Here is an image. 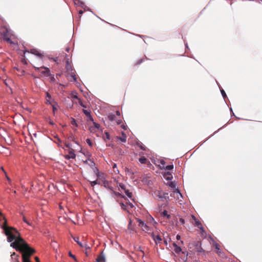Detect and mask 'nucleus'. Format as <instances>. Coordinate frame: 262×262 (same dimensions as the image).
I'll use <instances>...</instances> for the list:
<instances>
[{
	"instance_id": "f257e3e1",
	"label": "nucleus",
	"mask_w": 262,
	"mask_h": 262,
	"mask_svg": "<svg viewBox=\"0 0 262 262\" xmlns=\"http://www.w3.org/2000/svg\"><path fill=\"white\" fill-rule=\"evenodd\" d=\"M0 226L3 230V232L7 236V241L11 243L10 246L19 251L21 253L27 252L33 254L34 250L31 248L28 244L20 236L19 233L14 228L8 226L7 220L4 218L0 221Z\"/></svg>"
},
{
	"instance_id": "f03ea898",
	"label": "nucleus",
	"mask_w": 262,
	"mask_h": 262,
	"mask_svg": "<svg viewBox=\"0 0 262 262\" xmlns=\"http://www.w3.org/2000/svg\"><path fill=\"white\" fill-rule=\"evenodd\" d=\"M66 69L68 75L70 76L73 78V80H71V81H77V77L75 74V72L73 71V69L71 66V65L66 66Z\"/></svg>"
},
{
	"instance_id": "7ed1b4c3",
	"label": "nucleus",
	"mask_w": 262,
	"mask_h": 262,
	"mask_svg": "<svg viewBox=\"0 0 262 262\" xmlns=\"http://www.w3.org/2000/svg\"><path fill=\"white\" fill-rule=\"evenodd\" d=\"M170 195L171 197L174 198L179 202L182 201L183 196L178 188H176V189L170 193Z\"/></svg>"
},
{
	"instance_id": "20e7f679",
	"label": "nucleus",
	"mask_w": 262,
	"mask_h": 262,
	"mask_svg": "<svg viewBox=\"0 0 262 262\" xmlns=\"http://www.w3.org/2000/svg\"><path fill=\"white\" fill-rule=\"evenodd\" d=\"M193 245L195 247V249L198 253V254H200V253L204 252L205 251L202 247L201 242L200 241H195L194 242Z\"/></svg>"
},
{
	"instance_id": "39448f33",
	"label": "nucleus",
	"mask_w": 262,
	"mask_h": 262,
	"mask_svg": "<svg viewBox=\"0 0 262 262\" xmlns=\"http://www.w3.org/2000/svg\"><path fill=\"white\" fill-rule=\"evenodd\" d=\"M32 254H30L27 252H23L22 253L23 262H31L30 260V257Z\"/></svg>"
},
{
	"instance_id": "423d86ee",
	"label": "nucleus",
	"mask_w": 262,
	"mask_h": 262,
	"mask_svg": "<svg viewBox=\"0 0 262 262\" xmlns=\"http://www.w3.org/2000/svg\"><path fill=\"white\" fill-rule=\"evenodd\" d=\"M93 123L94 125V127H92V126L90 127L89 130L91 133H94L96 132V129H99V128L100 127V125L99 123H96L94 121H93Z\"/></svg>"
},
{
	"instance_id": "0eeeda50",
	"label": "nucleus",
	"mask_w": 262,
	"mask_h": 262,
	"mask_svg": "<svg viewBox=\"0 0 262 262\" xmlns=\"http://www.w3.org/2000/svg\"><path fill=\"white\" fill-rule=\"evenodd\" d=\"M151 237L156 244L160 243L162 241V238L159 235H155L154 234H152Z\"/></svg>"
},
{
	"instance_id": "6e6552de",
	"label": "nucleus",
	"mask_w": 262,
	"mask_h": 262,
	"mask_svg": "<svg viewBox=\"0 0 262 262\" xmlns=\"http://www.w3.org/2000/svg\"><path fill=\"white\" fill-rule=\"evenodd\" d=\"M158 193V196L162 200L163 199L167 200V199H169L168 193L167 192H164L163 194H161V193L159 192Z\"/></svg>"
},
{
	"instance_id": "1a4fd4ad",
	"label": "nucleus",
	"mask_w": 262,
	"mask_h": 262,
	"mask_svg": "<svg viewBox=\"0 0 262 262\" xmlns=\"http://www.w3.org/2000/svg\"><path fill=\"white\" fill-rule=\"evenodd\" d=\"M30 53L37 56L38 57H39L41 58H42L43 55H42V54L40 53L39 52V51H38L37 50H36L35 49H31Z\"/></svg>"
},
{
	"instance_id": "9d476101",
	"label": "nucleus",
	"mask_w": 262,
	"mask_h": 262,
	"mask_svg": "<svg viewBox=\"0 0 262 262\" xmlns=\"http://www.w3.org/2000/svg\"><path fill=\"white\" fill-rule=\"evenodd\" d=\"M65 158L67 159H74L76 158V155L73 151L71 150L69 152L68 155H66L65 156Z\"/></svg>"
},
{
	"instance_id": "9b49d317",
	"label": "nucleus",
	"mask_w": 262,
	"mask_h": 262,
	"mask_svg": "<svg viewBox=\"0 0 262 262\" xmlns=\"http://www.w3.org/2000/svg\"><path fill=\"white\" fill-rule=\"evenodd\" d=\"M195 226L201 230L202 232H204L205 231V230H204L203 227L202 226L201 223L199 220H197L195 218Z\"/></svg>"
},
{
	"instance_id": "f8f14e48",
	"label": "nucleus",
	"mask_w": 262,
	"mask_h": 262,
	"mask_svg": "<svg viewBox=\"0 0 262 262\" xmlns=\"http://www.w3.org/2000/svg\"><path fill=\"white\" fill-rule=\"evenodd\" d=\"M84 163L88 164L92 168H93V167L95 166V162L90 159H88V160H86L85 161H84Z\"/></svg>"
},
{
	"instance_id": "ddd939ff",
	"label": "nucleus",
	"mask_w": 262,
	"mask_h": 262,
	"mask_svg": "<svg viewBox=\"0 0 262 262\" xmlns=\"http://www.w3.org/2000/svg\"><path fill=\"white\" fill-rule=\"evenodd\" d=\"M103 186L105 188H107V189H108L109 190H110V191H111V192H113V191L114 190H113V187L110 185V183L108 182V181H105L103 182Z\"/></svg>"
},
{
	"instance_id": "4468645a",
	"label": "nucleus",
	"mask_w": 262,
	"mask_h": 262,
	"mask_svg": "<svg viewBox=\"0 0 262 262\" xmlns=\"http://www.w3.org/2000/svg\"><path fill=\"white\" fill-rule=\"evenodd\" d=\"M11 258L12 262H19L18 260V255H17L15 252H13L11 255Z\"/></svg>"
},
{
	"instance_id": "2eb2a0df",
	"label": "nucleus",
	"mask_w": 262,
	"mask_h": 262,
	"mask_svg": "<svg viewBox=\"0 0 262 262\" xmlns=\"http://www.w3.org/2000/svg\"><path fill=\"white\" fill-rule=\"evenodd\" d=\"M173 246L174 248V251L177 254H179L182 251L181 248L178 246L175 243H173Z\"/></svg>"
},
{
	"instance_id": "dca6fc26",
	"label": "nucleus",
	"mask_w": 262,
	"mask_h": 262,
	"mask_svg": "<svg viewBox=\"0 0 262 262\" xmlns=\"http://www.w3.org/2000/svg\"><path fill=\"white\" fill-rule=\"evenodd\" d=\"M119 205L121 208L122 209H123V210L127 212H129V210L127 208V205L126 204V203L125 204H124V203L123 202H120L119 203Z\"/></svg>"
},
{
	"instance_id": "f3484780",
	"label": "nucleus",
	"mask_w": 262,
	"mask_h": 262,
	"mask_svg": "<svg viewBox=\"0 0 262 262\" xmlns=\"http://www.w3.org/2000/svg\"><path fill=\"white\" fill-rule=\"evenodd\" d=\"M40 68L44 69V70L41 72V73L43 74H44L46 76H49L50 75V69L49 68L45 67H42Z\"/></svg>"
},
{
	"instance_id": "a211bd4d",
	"label": "nucleus",
	"mask_w": 262,
	"mask_h": 262,
	"mask_svg": "<svg viewBox=\"0 0 262 262\" xmlns=\"http://www.w3.org/2000/svg\"><path fill=\"white\" fill-rule=\"evenodd\" d=\"M112 194L113 196H116L117 198H124L125 200H126V198L124 195L120 193L119 192H117L115 191L114 190L113 191V192H112Z\"/></svg>"
},
{
	"instance_id": "6ab92c4d",
	"label": "nucleus",
	"mask_w": 262,
	"mask_h": 262,
	"mask_svg": "<svg viewBox=\"0 0 262 262\" xmlns=\"http://www.w3.org/2000/svg\"><path fill=\"white\" fill-rule=\"evenodd\" d=\"M137 222L139 223V226L141 227L142 228H146L147 227L146 224L144 223V221L141 220L140 219H137Z\"/></svg>"
},
{
	"instance_id": "aec40b11",
	"label": "nucleus",
	"mask_w": 262,
	"mask_h": 262,
	"mask_svg": "<svg viewBox=\"0 0 262 262\" xmlns=\"http://www.w3.org/2000/svg\"><path fill=\"white\" fill-rule=\"evenodd\" d=\"M161 215L163 217H166L167 219H169L170 218V215L168 214L167 211L166 210H164L162 213Z\"/></svg>"
},
{
	"instance_id": "412c9836",
	"label": "nucleus",
	"mask_w": 262,
	"mask_h": 262,
	"mask_svg": "<svg viewBox=\"0 0 262 262\" xmlns=\"http://www.w3.org/2000/svg\"><path fill=\"white\" fill-rule=\"evenodd\" d=\"M46 101H47L46 103L51 104V102L50 101V99L51 98V95L49 94V93L47 92L46 93Z\"/></svg>"
},
{
	"instance_id": "4be33fe9",
	"label": "nucleus",
	"mask_w": 262,
	"mask_h": 262,
	"mask_svg": "<svg viewBox=\"0 0 262 262\" xmlns=\"http://www.w3.org/2000/svg\"><path fill=\"white\" fill-rule=\"evenodd\" d=\"M107 118L110 121H113L114 120H115V119L116 118V116H115V114H114L112 113H111L108 114V115L107 116Z\"/></svg>"
},
{
	"instance_id": "5701e85b",
	"label": "nucleus",
	"mask_w": 262,
	"mask_h": 262,
	"mask_svg": "<svg viewBox=\"0 0 262 262\" xmlns=\"http://www.w3.org/2000/svg\"><path fill=\"white\" fill-rule=\"evenodd\" d=\"M104 260L105 257L103 255H99L96 259V262H102Z\"/></svg>"
},
{
	"instance_id": "b1692460",
	"label": "nucleus",
	"mask_w": 262,
	"mask_h": 262,
	"mask_svg": "<svg viewBox=\"0 0 262 262\" xmlns=\"http://www.w3.org/2000/svg\"><path fill=\"white\" fill-rule=\"evenodd\" d=\"M6 33H4V39L5 40H6L7 42L11 43V44H13V42L11 40V39H10V38L8 37L6 35Z\"/></svg>"
},
{
	"instance_id": "393cba45",
	"label": "nucleus",
	"mask_w": 262,
	"mask_h": 262,
	"mask_svg": "<svg viewBox=\"0 0 262 262\" xmlns=\"http://www.w3.org/2000/svg\"><path fill=\"white\" fill-rule=\"evenodd\" d=\"M76 5H78L79 6L81 7L82 8H85L86 7L84 3L80 0H77V2H76Z\"/></svg>"
},
{
	"instance_id": "a878e982",
	"label": "nucleus",
	"mask_w": 262,
	"mask_h": 262,
	"mask_svg": "<svg viewBox=\"0 0 262 262\" xmlns=\"http://www.w3.org/2000/svg\"><path fill=\"white\" fill-rule=\"evenodd\" d=\"M73 239L75 242L77 243V244L81 247H83V244L79 241V237H73Z\"/></svg>"
},
{
	"instance_id": "bb28decb",
	"label": "nucleus",
	"mask_w": 262,
	"mask_h": 262,
	"mask_svg": "<svg viewBox=\"0 0 262 262\" xmlns=\"http://www.w3.org/2000/svg\"><path fill=\"white\" fill-rule=\"evenodd\" d=\"M126 136L125 134L123 132H122V137L119 138V140L122 142H125L126 141Z\"/></svg>"
},
{
	"instance_id": "cd10ccee",
	"label": "nucleus",
	"mask_w": 262,
	"mask_h": 262,
	"mask_svg": "<svg viewBox=\"0 0 262 262\" xmlns=\"http://www.w3.org/2000/svg\"><path fill=\"white\" fill-rule=\"evenodd\" d=\"M173 168V165L172 164L168 165L164 167L165 170H171Z\"/></svg>"
},
{
	"instance_id": "c85d7f7f",
	"label": "nucleus",
	"mask_w": 262,
	"mask_h": 262,
	"mask_svg": "<svg viewBox=\"0 0 262 262\" xmlns=\"http://www.w3.org/2000/svg\"><path fill=\"white\" fill-rule=\"evenodd\" d=\"M124 192L126 194V195L129 198H132V193L130 192L128 189H125L124 190Z\"/></svg>"
},
{
	"instance_id": "c756f323",
	"label": "nucleus",
	"mask_w": 262,
	"mask_h": 262,
	"mask_svg": "<svg viewBox=\"0 0 262 262\" xmlns=\"http://www.w3.org/2000/svg\"><path fill=\"white\" fill-rule=\"evenodd\" d=\"M146 160V158L144 157H141L139 159V161L141 164H145Z\"/></svg>"
},
{
	"instance_id": "7c9ffc66",
	"label": "nucleus",
	"mask_w": 262,
	"mask_h": 262,
	"mask_svg": "<svg viewBox=\"0 0 262 262\" xmlns=\"http://www.w3.org/2000/svg\"><path fill=\"white\" fill-rule=\"evenodd\" d=\"M71 119H72V121L71 122V124L75 126L76 127H77L78 124L76 122V120L73 118H72Z\"/></svg>"
},
{
	"instance_id": "2f4dec72",
	"label": "nucleus",
	"mask_w": 262,
	"mask_h": 262,
	"mask_svg": "<svg viewBox=\"0 0 262 262\" xmlns=\"http://www.w3.org/2000/svg\"><path fill=\"white\" fill-rule=\"evenodd\" d=\"M126 204L127 205V208H128V207L130 208V209H132L134 207V205L133 203H130L128 200L127 202H126Z\"/></svg>"
},
{
	"instance_id": "473e14b6",
	"label": "nucleus",
	"mask_w": 262,
	"mask_h": 262,
	"mask_svg": "<svg viewBox=\"0 0 262 262\" xmlns=\"http://www.w3.org/2000/svg\"><path fill=\"white\" fill-rule=\"evenodd\" d=\"M118 187L119 189L121 188V189H122L123 190H124L126 189L125 185L122 183H120L119 184Z\"/></svg>"
},
{
	"instance_id": "72a5a7b5",
	"label": "nucleus",
	"mask_w": 262,
	"mask_h": 262,
	"mask_svg": "<svg viewBox=\"0 0 262 262\" xmlns=\"http://www.w3.org/2000/svg\"><path fill=\"white\" fill-rule=\"evenodd\" d=\"M83 112L87 117L90 116L91 115V112L90 111L86 110H83Z\"/></svg>"
},
{
	"instance_id": "f704fd0d",
	"label": "nucleus",
	"mask_w": 262,
	"mask_h": 262,
	"mask_svg": "<svg viewBox=\"0 0 262 262\" xmlns=\"http://www.w3.org/2000/svg\"><path fill=\"white\" fill-rule=\"evenodd\" d=\"M221 93L224 99H225V98H227V95L224 90L223 89H221Z\"/></svg>"
},
{
	"instance_id": "c9c22d12",
	"label": "nucleus",
	"mask_w": 262,
	"mask_h": 262,
	"mask_svg": "<svg viewBox=\"0 0 262 262\" xmlns=\"http://www.w3.org/2000/svg\"><path fill=\"white\" fill-rule=\"evenodd\" d=\"M86 143L91 147H92L93 146V143L91 141V140H90V139L89 138H88L86 139Z\"/></svg>"
},
{
	"instance_id": "e433bc0d",
	"label": "nucleus",
	"mask_w": 262,
	"mask_h": 262,
	"mask_svg": "<svg viewBox=\"0 0 262 262\" xmlns=\"http://www.w3.org/2000/svg\"><path fill=\"white\" fill-rule=\"evenodd\" d=\"M169 186L171 187V188H176V184L174 182H171L169 184Z\"/></svg>"
},
{
	"instance_id": "4c0bfd02",
	"label": "nucleus",
	"mask_w": 262,
	"mask_h": 262,
	"mask_svg": "<svg viewBox=\"0 0 262 262\" xmlns=\"http://www.w3.org/2000/svg\"><path fill=\"white\" fill-rule=\"evenodd\" d=\"M68 139L71 140V141H73L74 142H75V143L76 144H78L77 142L75 140V138L73 136H70L68 138Z\"/></svg>"
},
{
	"instance_id": "58836bf2",
	"label": "nucleus",
	"mask_w": 262,
	"mask_h": 262,
	"mask_svg": "<svg viewBox=\"0 0 262 262\" xmlns=\"http://www.w3.org/2000/svg\"><path fill=\"white\" fill-rule=\"evenodd\" d=\"M93 169V171L97 175V176H99V170L96 167H94L93 168H92Z\"/></svg>"
},
{
	"instance_id": "ea45409f",
	"label": "nucleus",
	"mask_w": 262,
	"mask_h": 262,
	"mask_svg": "<svg viewBox=\"0 0 262 262\" xmlns=\"http://www.w3.org/2000/svg\"><path fill=\"white\" fill-rule=\"evenodd\" d=\"M104 133H105V138L107 140H110L111 137H110V135L109 133L108 132H105Z\"/></svg>"
},
{
	"instance_id": "a19ab883",
	"label": "nucleus",
	"mask_w": 262,
	"mask_h": 262,
	"mask_svg": "<svg viewBox=\"0 0 262 262\" xmlns=\"http://www.w3.org/2000/svg\"><path fill=\"white\" fill-rule=\"evenodd\" d=\"M1 168H2V170L4 172V173H5V175H6V177L7 179V180H8L10 182H11V179H10V178L7 176V173H6V172L5 171V170L4 169L3 167H1Z\"/></svg>"
},
{
	"instance_id": "79ce46f5",
	"label": "nucleus",
	"mask_w": 262,
	"mask_h": 262,
	"mask_svg": "<svg viewBox=\"0 0 262 262\" xmlns=\"http://www.w3.org/2000/svg\"><path fill=\"white\" fill-rule=\"evenodd\" d=\"M137 145H138V146H139V147H140V149H142V150H145V147H144V146H143V145H141V144L140 143H137Z\"/></svg>"
},
{
	"instance_id": "37998d69",
	"label": "nucleus",
	"mask_w": 262,
	"mask_h": 262,
	"mask_svg": "<svg viewBox=\"0 0 262 262\" xmlns=\"http://www.w3.org/2000/svg\"><path fill=\"white\" fill-rule=\"evenodd\" d=\"M87 117H88L87 121H92L93 122V121H94L92 116H91V115H90V116H88Z\"/></svg>"
},
{
	"instance_id": "c03bdc74",
	"label": "nucleus",
	"mask_w": 262,
	"mask_h": 262,
	"mask_svg": "<svg viewBox=\"0 0 262 262\" xmlns=\"http://www.w3.org/2000/svg\"><path fill=\"white\" fill-rule=\"evenodd\" d=\"M98 184L97 181H92L91 182V186L94 187L95 185Z\"/></svg>"
},
{
	"instance_id": "a18cd8bd",
	"label": "nucleus",
	"mask_w": 262,
	"mask_h": 262,
	"mask_svg": "<svg viewBox=\"0 0 262 262\" xmlns=\"http://www.w3.org/2000/svg\"><path fill=\"white\" fill-rule=\"evenodd\" d=\"M55 105H57V104L56 103H55V104L52 105V109H53L54 114H55V111L57 110V108H56Z\"/></svg>"
},
{
	"instance_id": "49530a36",
	"label": "nucleus",
	"mask_w": 262,
	"mask_h": 262,
	"mask_svg": "<svg viewBox=\"0 0 262 262\" xmlns=\"http://www.w3.org/2000/svg\"><path fill=\"white\" fill-rule=\"evenodd\" d=\"M69 256L71 257H72L75 261H77V259L75 255L72 254L71 252H69Z\"/></svg>"
},
{
	"instance_id": "de8ad7c7",
	"label": "nucleus",
	"mask_w": 262,
	"mask_h": 262,
	"mask_svg": "<svg viewBox=\"0 0 262 262\" xmlns=\"http://www.w3.org/2000/svg\"><path fill=\"white\" fill-rule=\"evenodd\" d=\"M179 222L182 225H184L185 224V220L183 218H180Z\"/></svg>"
},
{
	"instance_id": "09e8293b",
	"label": "nucleus",
	"mask_w": 262,
	"mask_h": 262,
	"mask_svg": "<svg viewBox=\"0 0 262 262\" xmlns=\"http://www.w3.org/2000/svg\"><path fill=\"white\" fill-rule=\"evenodd\" d=\"M165 163H166L163 160H161L160 164L162 165L163 168H164V167H165Z\"/></svg>"
},
{
	"instance_id": "8fccbe9b",
	"label": "nucleus",
	"mask_w": 262,
	"mask_h": 262,
	"mask_svg": "<svg viewBox=\"0 0 262 262\" xmlns=\"http://www.w3.org/2000/svg\"><path fill=\"white\" fill-rule=\"evenodd\" d=\"M68 65H71V61H70V59L69 58H67L66 59V66Z\"/></svg>"
},
{
	"instance_id": "3c124183",
	"label": "nucleus",
	"mask_w": 262,
	"mask_h": 262,
	"mask_svg": "<svg viewBox=\"0 0 262 262\" xmlns=\"http://www.w3.org/2000/svg\"><path fill=\"white\" fill-rule=\"evenodd\" d=\"M23 221L24 222L26 223L27 224L31 225V224L27 220L25 216L23 217Z\"/></svg>"
},
{
	"instance_id": "603ef678",
	"label": "nucleus",
	"mask_w": 262,
	"mask_h": 262,
	"mask_svg": "<svg viewBox=\"0 0 262 262\" xmlns=\"http://www.w3.org/2000/svg\"><path fill=\"white\" fill-rule=\"evenodd\" d=\"M83 247H84L86 250L90 249V247L86 244L83 245Z\"/></svg>"
},
{
	"instance_id": "864d4df0",
	"label": "nucleus",
	"mask_w": 262,
	"mask_h": 262,
	"mask_svg": "<svg viewBox=\"0 0 262 262\" xmlns=\"http://www.w3.org/2000/svg\"><path fill=\"white\" fill-rule=\"evenodd\" d=\"M49 123L52 126H54L55 125V123L51 119L49 120Z\"/></svg>"
},
{
	"instance_id": "5fc2aeb1",
	"label": "nucleus",
	"mask_w": 262,
	"mask_h": 262,
	"mask_svg": "<svg viewBox=\"0 0 262 262\" xmlns=\"http://www.w3.org/2000/svg\"><path fill=\"white\" fill-rule=\"evenodd\" d=\"M172 175H171V176H167V177H166V179L167 180H172Z\"/></svg>"
},
{
	"instance_id": "6e6d98bb",
	"label": "nucleus",
	"mask_w": 262,
	"mask_h": 262,
	"mask_svg": "<svg viewBox=\"0 0 262 262\" xmlns=\"http://www.w3.org/2000/svg\"><path fill=\"white\" fill-rule=\"evenodd\" d=\"M143 59H140V60H139L137 63H136V64H141L142 62H143Z\"/></svg>"
},
{
	"instance_id": "4d7b16f0",
	"label": "nucleus",
	"mask_w": 262,
	"mask_h": 262,
	"mask_svg": "<svg viewBox=\"0 0 262 262\" xmlns=\"http://www.w3.org/2000/svg\"><path fill=\"white\" fill-rule=\"evenodd\" d=\"M215 247L216 249L220 250L219 245L217 243H215Z\"/></svg>"
},
{
	"instance_id": "13d9d810",
	"label": "nucleus",
	"mask_w": 262,
	"mask_h": 262,
	"mask_svg": "<svg viewBox=\"0 0 262 262\" xmlns=\"http://www.w3.org/2000/svg\"><path fill=\"white\" fill-rule=\"evenodd\" d=\"M165 174H166V176H171V175H172V174H171V172H169V171H167V172H166V173H165Z\"/></svg>"
},
{
	"instance_id": "bf43d9fd",
	"label": "nucleus",
	"mask_w": 262,
	"mask_h": 262,
	"mask_svg": "<svg viewBox=\"0 0 262 262\" xmlns=\"http://www.w3.org/2000/svg\"><path fill=\"white\" fill-rule=\"evenodd\" d=\"M84 11L82 10H80L78 11V13L80 15H81L83 13Z\"/></svg>"
},
{
	"instance_id": "052dcab7",
	"label": "nucleus",
	"mask_w": 262,
	"mask_h": 262,
	"mask_svg": "<svg viewBox=\"0 0 262 262\" xmlns=\"http://www.w3.org/2000/svg\"><path fill=\"white\" fill-rule=\"evenodd\" d=\"M176 238L177 240H180V238H181V236L179 235H177V236H176Z\"/></svg>"
},
{
	"instance_id": "680f3d73",
	"label": "nucleus",
	"mask_w": 262,
	"mask_h": 262,
	"mask_svg": "<svg viewBox=\"0 0 262 262\" xmlns=\"http://www.w3.org/2000/svg\"><path fill=\"white\" fill-rule=\"evenodd\" d=\"M116 168H117V164L116 163H114L113 165V168L115 169Z\"/></svg>"
},
{
	"instance_id": "e2e57ef3",
	"label": "nucleus",
	"mask_w": 262,
	"mask_h": 262,
	"mask_svg": "<svg viewBox=\"0 0 262 262\" xmlns=\"http://www.w3.org/2000/svg\"><path fill=\"white\" fill-rule=\"evenodd\" d=\"M72 97H73V98H75V99H78V98L77 96V95H72Z\"/></svg>"
},
{
	"instance_id": "0e129e2a",
	"label": "nucleus",
	"mask_w": 262,
	"mask_h": 262,
	"mask_svg": "<svg viewBox=\"0 0 262 262\" xmlns=\"http://www.w3.org/2000/svg\"><path fill=\"white\" fill-rule=\"evenodd\" d=\"M116 113V115L117 116H120V112L119 111H117Z\"/></svg>"
},
{
	"instance_id": "69168bd1",
	"label": "nucleus",
	"mask_w": 262,
	"mask_h": 262,
	"mask_svg": "<svg viewBox=\"0 0 262 262\" xmlns=\"http://www.w3.org/2000/svg\"><path fill=\"white\" fill-rule=\"evenodd\" d=\"M71 146V144L70 143H68L66 144V147L68 148H70V146Z\"/></svg>"
},
{
	"instance_id": "338daca9",
	"label": "nucleus",
	"mask_w": 262,
	"mask_h": 262,
	"mask_svg": "<svg viewBox=\"0 0 262 262\" xmlns=\"http://www.w3.org/2000/svg\"><path fill=\"white\" fill-rule=\"evenodd\" d=\"M121 122H122V121H121V120H118V121H117V123L118 124H120L121 123Z\"/></svg>"
},
{
	"instance_id": "774afa93",
	"label": "nucleus",
	"mask_w": 262,
	"mask_h": 262,
	"mask_svg": "<svg viewBox=\"0 0 262 262\" xmlns=\"http://www.w3.org/2000/svg\"><path fill=\"white\" fill-rule=\"evenodd\" d=\"M131 224H132V221H131V220H129V224L128 225V228H129V226L131 225Z\"/></svg>"
}]
</instances>
